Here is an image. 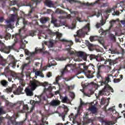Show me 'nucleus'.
<instances>
[{"label":"nucleus","mask_w":125,"mask_h":125,"mask_svg":"<svg viewBox=\"0 0 125 125\" xmlns=\"http://www.w3.org/2000/svg\"><path fill=\"white\" fill-rule=\"evenodd\" d=\"M24 91L27 95V96H33L34 95V93H33V90L30 88L29 87H27Z\"/></svg>","instance_id":"4468645a"},{"label":"nucleus","mask_w":125,"mask_h":125,"mask_svg":"<svg viewBox=\"0 0 125 125\" xmlns=\"http://www.w3.org/2000/svg\"><path fill=\"white\" fill-rule=\"evenodd\" d=\"M104 111L105 112H107V111H110L111 112H114V108L113 107H110L108 109V110L106 109V106L104 107Z\"/></svg>","instance_id":"a19ab883"},{"label":"nucleus","mask_w":125,"mask_h":125,"mask_svg":"<svg viewBox=\"0 0 125 125\" xmlns=\"http://www.w3.org/2000/svg\"><path fill=\"white\" fill-rule=\"evenodd\" d=\"M78 114H76L74 116V113H71L69 116V118L71 120V119H73V124H75V121H76V119L78 118Z\"/></svg>","instance_id":"b1692460"},{"label":"nucleus","mask_w":125,"mask_h":125,"mask_svg":"<svg viewBox=\"0 0 125 125\" xmlns=\"http://www.w3.org/2000/svg\"><path fill=\"white\" fill-rule=\"evenodd\" d=\"M44 90L46 91H51V90H52V87H51V86H50L48 87V88H45Z\"/></svg>","instance_id":"8fccbe9b"},{"label":"nucleus","mask_w":125,"mask_h":125,"mask_svg":"<svg viewBox=\"0 0 125 125\" xmlns=\"http://www.w3.org/2000/svg\"><path fill=\"white\" fill-rule=\"evenodd\" d=\"M4 114H5V112L3 111L2 108L0 107V116H1V115H3Z\"/></svg>","instance_id":"c03bdc74"},{"label":"nucleus","mask_w":125,"mask_h":125,"mask_svg":"<svg viewBox=\"0 0 125 125\" xmlns=\"http://www.w3.org/2000/svg\"><path fill=\"white\" fill-rule=\"evenodd\" d=\"M60 80V77H58L56 78V83H57V84H58Z\"/></svg>","instance_id":"6e6d98bb"},{"label":"nucleus","mask_w":125,"mask_h":125,"mask_svg":"<svg viewBox=\"0 0 125 125\" xmlns=\"http://www.w3.org/2000/svg\"><path fill=\"white\" fill-rule=\"evenodd\" d=\"M9 105L12 108V107H14V106H17V109L19 110L20 109V106H21V105H22V102H19V103H18L17 104H15L10 103V104H9Z\"/></svg>","instance_id":"f3484780"},{"label":"nucleus","mask_w":125,"mask_h":125,"mask_svg":"<svg viewBox=\"0 0 125 125\" xmlns=\"http://www.w3.org/2000/svg\"><path fill=\"white\" fill-rule=\"evenodd\" d=\"M111 78H113L112 74H109L104 78H102V81L99 82V84H97V87H100L102 85H109V83H111Z\"/></svg>","instance_id":"7ed1b4c3"},{"label":"nucleus","mask_w":125,"mask_h":125,"mask_svg":"<svg viewBox=\"0 0 125 125\" xmlns=\"http://www.w3.org/2000/svg\"><path fill=\"white\" fill-rule=\"evenodd\" d=\"M110 38H111V40H112V41H114V42H115V41H116V36H115V35H114L113 34H111L110 35Z\"/></svg>","instance_id":"37998d69"},{"label":"nucleus","mask_w":125,"mask_h":125,"mask_svg":"<svg viewBox=\"0 0 125 125\" xmlns=\"http://www.w3.org/2000/svg\"><path fill=\"white\" fill-rule=\"evenodd\" d=\"M90 28L89 27V24H87L85 27H84L82 29H80L77 31V35H74L75 38L76 37H83V36H84V30H89Z\"/></svg>","instance_id":"423d86ee"},{"label":"nucleus","mask_w":125,"mask_h":125,"mask_svg":"<svg viewBox=\"0 0 125 125\" xmlns=\"http://www.w3.org/2000/svg\"><path fill=\"white\" fill-rule=\"evenodd\" d=\"M41 73H42V71H35V76L37 77H38V76H40Z\"/></svg>","instance_id":"09e8293b"},{"label":"nucleus","mask_w":125,"mask_h":125,"mask_svg":"<svg viewBox=\"0 0 125 125\" xmlns=\"http://www.w3.org/2000/svg\"><path fill=\"white\" fill-rule=\"evenodd\" d=\"M30 6L31 9L29 11L28 16H31V14L33 13V11H34V8L33 7L32 5H30Z\"/></svg>","instance_id":"72a5a7b5"},{"label":"nucleus","mask_w":125,"mask_h":125,"mask_svg":"<svg viewBox=\"0 0 125 125\" xmlns=\"http://www.w3.org/2000/svg\"><path fill=\"white\" fill-rule=\"evenodd\" d=\"M93 103H91V106H89L88 109V111H90L92 114H96L97 113V108L95 106V104L92 105Z\"/></svg>","instance_id":"9b49d317"},{"label":"nucleus","mask_w":125,"mask_h":125,"mask_svg":"<svg viewBox=\"0 0 125 125\" xmlns=\"http://www.w3.org/2000/svg\"><path fill=\"white\" fill-rule=\"evenodd\" d=\"M31 63H32V62L31 61H29L28 63L22 64L21 67V70H22V71H24L25 68L28 67V66H29V64H31Z\"/></svg>","instance_id":"393cba45"},{"label":"nucleus","mask_w":125,"mask_h":125,"mask_svg":"<svg viewBox=\"0 0 125 125\" xmlns=\"http://www.w3.org/2000/svg\"><path fill=\"white\" fill-rule=\"evenodd\" d=\"M6 91H7V93L12 92V89H11V88H7Z\"/></svg>","instance_id":"bf43d9fd"},{"label":"nucleus","mask_w":125,"mask_h":125,"mask_svg":"<svg viewBox=\"0 0 125 125\" xmlns=\"http://www.w3.org/2000/svg\"><path fill=\"white\" fill-rule=\"evenodd\" d=\"M11 37V35H10L9 33H7L6 34L5 36V39L6 40H10Z\"/></svg>","instance_id":"58836bf2"},{"label":"nucleus","mask_w":125,"mask_h":125,"mask_svg":"<svg viewBox=\"0 0 125 125\" xmlns=\"http://www.w3.org/2000/svg\"><path fill=\"white\" fill-rule=\"evenodd\" d=\"M13 38H15L14 41L16 42H18V39H17V35H14L12 36V39Z\"/></svg>","instance_id":"a18cd8bd"},{"label":"nucleus","mask_w":125,"mask_h":125,"mask_svg":"<svg viewBox=\"0 0 125 125\" xmlns=\"http://www.w3.org/2000/svg\"><path fill=\"white\" fill-rule=\"evenodd\" d=\"M3 21H4V19L3 18V17H0V22L2 23Z\"/></svg>","instance_id":"338daca9"},{"label":"nucleus","mask_w":125,"mask_h":125,"mask_svg":"<svg viewBox=\"0 0 125 125\" xmlns=\"http://www.w3.org/2000/svg\"><path fill=\"white\" fill-rule=\"evenodd\" d=\"M40 85H41V83L37 81V80H35L31 83L32 87L34 88V89H35L37 86H40Z\"/></svg>","instance_id":"dca6fc26"},{"label":"nucleus","mask_w":125,"mask_h":125,"mask_svg":"<svg viewBox=\"0 0 125 125\" xmlns=\"http://www.w3.org/2000/svg\"><path fill=\"white\" fill-rule=\"evenodd\" d=\"M100 56H101V55L100 54H98L97 56H96L95 55L91 54L89 56V58H90V60H93L94 59H96V60H97V61H98V57H100Z\"/></svg>","instance_id":"aec40b11"},{"label":"nucleus","mask_w":125,"mask_h":125,"mask_svg":"<svg viewBox=\"0 0 125 125\" xmlns=\"http://www.w3.org/2000/svg\"><path fill=\"white\" fill-rule=\"evenodd\" d=\"M111 92H114V89L110 85H106L102 90L99 91L98 95L99 96H103V95L109 96L111 94Z\"/></svg>","instance_id":"f257e3e1"},{"label":"nucleus","mask_w":125,"mask_h":125,"mask_svg":"<svg viewBox=\"0 0 125 125\" xmlns=\"http://www.w3.org/2000/svg\"><path fill=\"white\" fill-rule=\"evenodd\" d=\"M109 23L110 24L109 29H111V28L113 27V26H114V24H115V23H116V21H115V20L110 21H109Z\"/></svg>","instance_id":"c9c22d12"},{"label":"nucleus","mask_w":125,"mask_h":125,"mask_svg":"<svg viewBox=\"0 0 125 125\" xmlns=\"http://www.w3.org/2000/svg\"><path fill=\"white\" fill-rule=\"evenodd\" d=\"M16 63H17V60L14 59V60L12 62V68H15L16 67Z\"/></svg>","instance_id":"f704fd0d"},{"label":"nucleus","mask_w":125,"mask_h":125,"mask_svg":"<svg viewBox=\"0 0 125 125\" xmlns=\"http://www.w3.org/2000/svg\"><path fill=\"white\" fill-rule=\"evenodd\" d=\"M77 55L80 56V57H83L84 56V53L83 52L79 51L77 52Z\"/></svg>","instance_id":"e433bc0d"},{"label":"nucleus","mask_w":125,"mask_h":125,"mask_svg":"<svg viewBox=\"0 0 125 125\" xmlns=\"http://www.w3.org/2000/svg\"><path fill=\"white\" fill-rule=\"evenodd\" d=\"M53 42L52 41H50L49 42V45L51 47H53Z\"/></svg>","instance_id":"0e129e2a"},{"label":"nucleus","mask_w":125,"mask_h":125,"mask_svg":"<svg viewBox=\"0 0 125 125\" xmlns=\"http://www.w3.org/2000/svg\"><path fill=\"white\" fill-rule=\"evenodd\" d=\"M111 124H112V122L111 121L105 122V125H110Z\"/></svg>","instance_id":"e2e57ef3"},{"label":"nucleus","mask_w":125,"mask_h":125,"mask_svg":"<svg viewBox=\"0 0 125 125\" xmlns=\"http://www.w3.org/2000/svg\"><path fill=\"white\" fill-rule=\"evenodd\" d=\"M75 42H81L80 39L77 38H75Z\"/></svg>","instance_id":"774afa93"},{"label":"nucleus","mask_w":125,"mask_h":125,"mask_svg":"<svg viewBox=\"0 0 125 125\" xmlns=\"http://www.w3.org/2000/svg\"><path fill=\"white\" fill-rule=\"evenodd\" d=\"M3 75H5V77H8L9 76H12L14 78H16V79H18V77H17V74L16 73L12 72L10 69H9V67L7 66L4 69V72L3 73Z\"/></svg>","instance_id":"39448f33"},{"label":"nucleus","mask_w":125,"mask_h":125,"mask_svg":"<svg viewBox=\"0 0 125 125\" xmlns=\"http://www.w3.org/2000/svg\"><path fill=\"white\" fill-rule=\"evenodd\" d=\"M26 36H22L20 35V39H21V49H25V48L26 47V43H28V42L26 41V40L24 41V42H23V40L24 39H26Z\"/></svg>","instance_id":"6e6552de"},{"label":"nucleus","mask_w":125,"mask_h":125,"mask_svg":"<svg viewBox=\"0 0 125 125\" xmlns=\"http://www.w3.org/2000/svg\"><path fill=\"white\" fill-rule=\"evenodd\" d=\"M100 73H101V71H97V77L98 78V79H100V78H101L102 79H103V78L101 76V74H100Z\"/></svg>","instance_id":"79ce46f5"},{"label":"nucleus","mask_w":125,"mask_h":125,"mask_svg":"<svg viewBox=\"0 0 125 125\" xmlns=\"http://www.w3.org/2000/svg\"><path fill=\"white\" fill-rule=\"evenodd\" d=\"M15 19L14 18H11L10 20L7 21V23H11V22H14Z\"/></svg>","instance_id":"49530a36"},{"label":"nucleus","mask_w":125,"mask_h":125,"mask_svg":"<svg viewBox=\"0 0 125 125\" xmlns=\"http://www.w3.org/2000/svg\"><path fill=\"white\" fill-rule=\"evenodd\" d=\"M45 4L48 7H52V6H53V3H52V1L50 0H46L45 1Z\"/></svg>","instance_id":"bb28decb"},{"label":"nucleus","mask_w":125,"mask_h":125,"mask_svg":"<svg viewBox=\"0 0 125 125\" xmlns=\"http://www.w3.org/2000/svg\"><path fill=\"white\" fill-rule=\"evenodd\" d=\"M23 90V88L21 87V86H19L18 88H17V90L16 91H13L14 94L15 95H19L21 92H22V91Z\"/></svg>","instance_id":"a211bd4d"},{"label":"nucleus","mask_w":125,"mask_h":125,"mask_svg":"<svg viewBox=\"0 0 125 125\" xmlns=\"http://www.w3.org/2000/svg\"><path fill=\"white\" fill-rule=\"evenodd\" d=\"M86 63L83 62V63L79 64V68L82 71V72H84V73H86Z\"/></svg>","instance_id":"ddd939ff"},{"label":"nucleus","mask_w":125,"mask_h":125,"mask_svg":"<svg viewBox=\"0 0 125 125\" xmlns=\"http://www.w3.org/2000/svg\"><path fill=\"white\" fill-rule=\"evenodd\" d=\"M29 107H28V104H25L23 105V109L20 110V108L19 109H18V113H25V110H28Z\"/></svg>","instance_id":"4be33fe9"},{"label":"nucleus","mask_w":125,"mask_h":125,"mask_svg":"<svg viewBox=\"0 0 125 125\" xmlns=\"http://www.w3.org/2000/svg\"><path fill=\"white\" fill-rule=\"evenodd\" d=\"M24 52L26 55H30V52L27 49H25Z\"/></svg>","instance_id":"052dcab7"},{"label":"nucleus","mask_w":125,"mask_h":125,"mask_svg":"<svg viewBox=\"0 0 125 125\" xmlns=\"http://www.w3.org/2000/svg\"><path fill=\"white\" fill-rule=\"evenodd\" d=\"M32 1H33V2H35L36 5L39 4V3H41V0H32Z\"/></svg>","instance_id":"de8ad7c7"},{"label":"nucleus","mask_w":125,"mask_h":125,"mask_svg":"<svg viewBox=\"0 0 125 125\" xmlns=\"http://www.w3.org/2000/svg\"><path fill=\"white\" fill-rule=\"evenodd\" d=\"M72 67H73V64H68L66 65L64 68L61 71L62 76H63L66 72H69V70H71Z\"/></svg>","instance_id":"1a4fd4ad"},{"label":"nucleus","mask_w":125,"mask_h":125,"mask_svg":"<svg viewBox=\"0 0 125 125\" xmlns=\"http://www.w3.org/2000/svg\"><path fill=\"white\" fill-rule=\"evenodd\" d=\"M61 103L60 101L57 100H53L51 101L50 103H49V104L50 106H52L53 107H55L56 106H59V104Z\"/></svg>","instance_id":"f8f14e48"},{"label":"nucleus","mask_w":125,"mask_h":125,"mask_svg":"<svg viewBox=\"0 0 125 125\" xmlns=\"http://www.w3.org/2000/svg\"><path fill=\"white\" fill-rule=\"evenodd\" d=\"M87 46L88 47V49H89V50H91V48L93 47V44H92V43H90L89 42H88L86 43Z\"/></svg>","instance_id":"473e14b6"},{"label":"nucleus","mask_w":125,"mask_h":125,"mask_svg":"<svg viewBox=\"0 0 125 125\" xmlns=\"http://www.w3.org/2000/svg\"><path fill=\"white\" fill-rule=\"evenodd\" d=\"M47 21H49V18H42L40 19V22L42 24H45Z\"/></svg>","instance_id":"a878e982"},{"label":"nucleus","mask_w":125,"mask_h":125,"mask_svg":"<svg viewBox=\"0 0 125 125\" xmlns=\"http://www.w3.org/2000/svg\"><path fill=\"white\" fill-rule=\"evenodd\" d=\"M57 22V19L54 18V17H52L51 23L52 24H54L55 27H59V24L56 23Z\"/></svg>","instance_id":"5701e85b"},{"label":"nucleus","mask_w":125,"mask_h":125,"mask_svg":"<svg viewBox=\"0 0 125 125\" xmlns=\"http://www.w3.org/2000/svg\"><path fill=\"white\" fill-rule=\"evenodd\" d=\"M46 76H47L48 78H50V77H52V74L51 72H48V73L46 74Z\"/></svg>","instance_id":"13d9d810"},{"label":"nucleus","mask_w":125,"mask_h":125,"mask_svg":"<svg viewBox=\"0 0 125 125\" xmlns=\"http://www.w3.org/2000/svg\"><path fill=\"white\" fill-rule=\"evenodd\" d=\"M58 59L59 61H64V60H66V58L62 57L61 58H58Z\"/></svg>","instance_id":"864d4df0"},{"label":"nucleus","mask_w":125,"mask_h":125,"mask_svg":"<svg viewBox=\"0 0 125 125\" xmlns=\"http://www.w3.org/2000/svg\"><path fill=\"white\" fill-rule=\"evenodd\" d=\"M60 41L61 42H66V46H69V47H71V46H72V45L74 44V43L71 40L68 41L65 39H62Z\"/></svg>","instance_id":"2eb2a0df"},{"label":"nucleus","mask_w":125,"mask_h":125,"mask_svg":"<svg viewBox=\"0 0 125 125\" xmlns=\"http://www.w3.org/2000/svg\"><path fill=\"white\" fill-rule=\"evenodd\" d=\"M83 105H84V103L83 102V100H82V99H80V107H81V106H83Z\"/></svg>","instance_id":"680f3d73"},{"label":"nucleus","mask_w":125,"mask_h":125,"mask_svg":"<svg viewBox=\"0 0 125 125\" xmlns=\"http://www.w3.org/2000/svg\"><path fill=\"white\" fill-rule=\"evenodd\" d=\"M64 108V112L59 115L60 117H62V121H65V117H66V115L68 114V112H69V108L66 105L63 106Z\"/></svg>","instance_id":"0eeeda50"},{"label":"nucleus","mask_w":125,"mask_h":125,"mask_svg":"<svg viewBox=\"0 0 125 125\" xmlns=\"http://www.w3.org/2000/svg\"><path fill=\"white\" fill-rule=\"evenodd\" d=\"M56 12L57 13H58V14H63L65 12H64V11L62 10H60L59 9H57L56 10Z\"/></svg>","instance_id":"4c0bfd02"},{"label":"nucleus","mask_w":125,"mask_h":125,"mask_svg":"<svg viewBox=\"0 0 125 125\" xmlns=\"http://www.w3.org/2000/svg\"><path fill=\"white\" fill-rule=\"evenodd\" d=\"M45 50V48H44V46H43V44H42V49H36L35 51L36 52H43Z\"/></svg>","instance_id":"7c9ffc66"},{"label":"nucleus","mask_w":125,"mask_h":125,"mask_svg":"<svg viewBox=\"0 0 125 125\" xmlns=\"http://www.w3.org/2000/svg\"><path fill=\"white\" fill-rule=\"evenodd\" d=\"M68 1H69L70 3H73V2H77V3H80V4H82V5H86V6H93L94 4H96V3H98V1H99L100 0H98L95 1L94 3H85V2H82L79 0H67Z\"/></svg>","instance_id":"20e7f679"},{"label":"nucleus","mask_w":125,"mask_h":125,"mask_svg":"<svg viewBox=\"0 0 125 125\" xmlns=\"http://www.w3.org/2000/svg\"><path fill=\"white\" fill-rule=\"evenodd\" d=\"M0 83L2 85H3V86H6V85H7V83H8V82H7V81L4 80H2L0 82Z\"/></svg>","instance_id":"2f4dec72"},{"label":"nucleus","mask_w":125,"mask_h":125,"mask_svg":"<svg viewBox=\"0 0 125 125\" xmlns=\"http://www.w3.org/2000/svg\"><path fill=\"white\" fill-rule=\"evenodd\" d=\"M103 67V65L101 63H98L97 65V68L98 69V72H101V68Z\"/></svg>","instance_id":"c756f323"},{"label":"nucleus","mask_w":125,"mask_h":125,"mask_svg":"<svg viewBox=\"0 0 125 125\" xmlns=\"http://www.w3.org/2000/svg\"><path fill=\"white\" fill-rule=\"evenodd\" d=\"M81 106H79V107L77 109V113L76 114V115H77V116H79V115H81V113H80V111H81Z\"/></svg>","instance_id":"4d7b16f0"},{"label":"nucleus","mask_w":125,"mask_h":125,"mask_svg":"<svg viewBox=\"0 0 125 125\" xmlns=\"http://www.w3.org/2000/svg\"><path fill=\"white\" fill-rule=\"evenodd\" d=\"M123 75H120V78H115L113 80V83H120V82H121V81H122V80H123Z\"/></svg>","instance_id":"cd10ccee"},{"label":"nucleus","mask_w":125,"mask_h":125,"mask_svg":"<svg viewBox=\"0 0 125 125\" xmlns=\"http://www.w3.org/2000/svg\"><path fill=\"white\" fill-rule=\"evenodd\" d=\"M113 10H114V8L109 9H107V10H105V13H110L111 12H112V11H113Z\"/></svg>","instance_id":"3c124183"},{"label":"nucleus","mask_w":125,"mask_h":125,"mask_svg":"<svg viewBox=\"0 0 125 125\" xmlns=\"http://www.w3.org/2000/svg\"><path fill=\"white\" fill-rule=\"evenodd\" d=\"M86 67H87L86 73L90 74V73H91V71H92V70L95 71V69L94 68H95V66H94L92 63H90L89 65H86Z\"/></svg>","instance_id":"9d476101"},{"label":"nucleus","mask_w":125,"mask_h":125,"mask_svg":"<svg viewBox=\"0 0 125 125\" xmlns=\"http://www.w3.org/2000/svg\"><path fill=\"white\" fill-rule=\"evenodd\" d=\"M0 44H1V46L0 48V51H1V52H4V53H6L7 54L10 53L11 50L12 49H14V46H15V44L14 43L11 46H6L0 40Z\"/></svg>","instance_id":"f03ea898"},{"label":"nucleus","mask_w":125,"mask_h":125,"mask_svg":"<svg viewBox=\"0 0 125 125\" xmlns=\"http://www.w3.org/2000/svg\"><path fill=\"white\" fill-rule=\"evenodd\" d=\"M51 35L52 36H57V37L60 41V39L62 37V34L59 33V32L57 31L56 32H51Z\"/></svg>","instance_id":"6ab92c4d"},{"label":"nucleus","mask_w":125,"mask_h":125,"mask_svg":"<svg viewBox=\"0 0 125 125\" xmlns=\"http://www.w3.org/2000/svg\"><path fill=\"white\" fill-rule=\"evenodd\" d=\"M68 97L65 96L62 97V103H67L68 102Z\"/></svg>","instance_id":"c85d7f7f"},{"label":"nucleus","mask_w":125,"mask_h":125,"mask_svg":"<svg viewBox=\"0 0 125 125\" xmlns=\"http://www.w3.org/2000/svg\"><path fill=\"white\" fill-rule=\"evenodd\" d=\"M106 23V21L103 20V18L102 19V20L100 21V23L97 22L96 26L97 28H100L101 26H103Z\"/></svg>","instance_id":"412c9836"},{"label":"nucleus","mask_w":125,"mask_h":125,"mask_svg":"<svg viewBox=\"0 0 125 125\" xmlns=\"http://www.w3.org/2000/svg\"><path fill=\"white\" fill-rule=\"evenodd\" d=\"M40 98L41 99H43V100H45L46 98L44 96V94H42L41 96H40Z\"/></svg>","instance_id":"5fc2aeb1"},{"label":"nucleus","mask_w":125,"mask_h":125,"mask_svg":"<svg viewBox=\"0 0 125 125\" xmlns=\"http://www.w3.org/2000/svg\"><path fill=\"white\" fill-rule=\"evenodd\" d=\"M108 62H109V65H112V63H113V61H112V60L110 59H108V60H107L104 62V64H107Z\"/></svg>","instance_id":"ea45409f"},{"label":"nucleus","mask_w":125,"mask_h":125,"mask_svg":"<svg viewBox=\"0 0 125 125\" xmlns=\"http://www.w3.org/2000/svg\"><path fill=\"white\" fill-rule=\"evenodd\" d=\"M101 105H104L105 104V100L104 98H102L101 100Z\"/></svg>","instance_id":"603ef678"},{"label":"nucleus","mask_w":125,"mask_h":125,"mask_svg":"<svg viewBox=\"0 0 125 125\" xmlns=\"http://www.w3.org/2000/svg\"><path fill=\"white\" fill-rule=\"evenodd\" d=\"M76 20H77V21H79V22H82V18H81L79 17H76Z\"/></svg>","instance_id":"69168bd1"}]
</instances>
